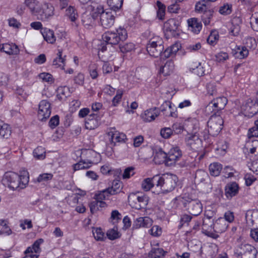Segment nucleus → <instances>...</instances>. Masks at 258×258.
Returning a JSON list of instances; mask_svg holds the SVG:
<instances>
[{"label": "nucleus", "mask_w": 258, "mask_h": 258, "mask_svg": "<svg viewBox=\"0 0 258 258\" xmlns=\"http://www.w3.org/2000/svg\"><path fill=\"white\" fill-rule=\"evenodd\" d=\"M101 173L103 174H115V173L120 174L121 170L120 169L114 170L108 165H104L101 166L100 168Z\"/></svg>", "instance_id": "864d4df0"}, {"label": "nucleus", "mask_w": 258, "mask_h": 258, "mask_svg": "<svg viewBox=\"0 0 258 258\" xmlns=\"http://www.w3.org/2000/svg\"><path fill=\"white\" fill-rule=\"evenodd\" d=\"M188 26L191 28V31L196 33H199L202 29V25L199 21L197 18H191L187 21Z\"/></svg>", "instance_id": "c756f323"}, {"label": "nucleus", "mask_w": 258, "mask_h": 258, "mask_svg": "<svg viewBox=\"0 0 258 258\" xmlns=\"http://www.w3.org/2000/svg\"><path fill=\"white\" fill-rule=\"evenodd\" d=\"M160 111L156 107H153L147 109L141 114V116L145 122H151L159 116Z\"/></svg>", "instance_id": "aec40b11"}, {"label": "nucleus", "mask_w": 258, "mask_h": 258, "mask_svg": "<svg viewBox=\"0 0 258 258\" xmlns=\"http://www.w3.org/2000/svg\"><path fill=\"white\" fill-rule=\"evenodd\" d=\"M234 56L237 58L243 59L247 57L249 54V51L243 46H236Z\"/></svg>", "instance_id": "4c0bfd02"}, {"label": "nucleus", "mask_w": 258, "mask_h": 258, "mask_svg": "<svg viewBox=\"0 0 258 258\" xmlns=\"http://www.w3.org/2000/svg\"><path fill=\"white\" fill-rule=\"evenodd\" d=\"M166 8V6L164 4L159 1H157L155 7L157 17L160 20H163L165 19Z\"/></svg>", "instance_id": "f704fd0d"}, {"label": "nucleus", "mask_w": 258, "mask_h": 258, "mask_svg": "<svg viewBox=\"0 0 258 258\" xmlns=\"http://www.w3.org/2000/svg\"><path fill=\"white\" fill-rule=\"evenodd\" d=\"M224 121L220 114H212L207 122L208 133L212 136L218 135L222 129Z\"/></svg>", "instance_id": "423d86ee"}, {"label": "nucleus", "mask_w": 258, "mask_h": 258, "mask_svg": "<svg viewBox=\"0 0 258 258\" xmlns=\"http://www.w3.org/2000/svg\"><path fill=\"white\" fill-rule=\"evenodd\" d=\"M107 135L112 146H115L116 143H124L126 140V136L124 134L115 131V129L109 132Z\"/></svg>", "instance_id": "4468645a"}, {"label": "nucleus", "mask_w": 258, "mask_h": 258, "mask_svg": "<svg viewBox=\"0 0 258 258\" xmlns=\"http://www.w3.org/2000/svg\"><path fill=\"white\" fill-rule=\"evenodd\" d=\"M33 156L37 159L42 160L45 158V150L42 147H38L33 151Z\"/></svg>", "instance_id": "603ef678"}, {"label": "nucleus", "mask_w": 258, "mask_h": 258, "mask_svg": "<svg viewBox=\"0 0 258 258\" xmlns=\"http://www.w3.org/2000/svg\"><path fill=\"white\" fill-rule=\"evenodd\" d=\"M93 163V161L91 159H87L86 161H80L73 165L74 170L76 171L80 169L88 168L91 166V165Z\"/></svg>", "instance_id": "37998d69"}, {"label": "nucleus", "mask_w": 258, "mask_h": 258, "mask_svg": "<svg viewBox=\"0 0 258 258\" xmlns=\"http://www.w3.org/2000/svg\"><path fill=\"white\" fill-rule=\"evenodd\" d=\"M234 21L233 20L232 22V26L230 28V33L231 35L236 36H237L240 31V27L238 24H234Z\"/></svg>", "instance_id": "e2e57ef3"}, {"label": "nucleus", "mask_w": 258, "mask_h": 258, "mask_svg": "<svg viewBox=\"0 0 258 258\" xmlns=\"http://www.w3.org/2000/svg\"><path fill=\"white\" fill-rule=\"evenodd\" d=\"M156 175L152 178H147L145 179L142 183V187L145 191L150 190L154 185L156 186V183L155 182L154 178Z\"/></svg>", "instance_id": "c03bdc74"}, {"label": "nucleus", "mask_w": 258, "mask_h": 258, "mask_svg": "<svg viewBox=\"0 0 258 258\" xmlns=\"http://www.w3.org/2000/svg\"><path fill=\"white\" fill-rule=\"evenodd\" d=\"M206 112L209 114L211 113H213V114H219V113L220 109H219V106L216 103V100L215 99H213L208 105L206 107L205 109Z\"/></svg>", "instance_id": "58836bf2"}, {"label": "nucleus", "mask_w": 258, "mask_h": 258, "mask_svg": "<svg viewBox=\"0 0 258 258\" xmlns=\"http://www.w3.org/2000/svg\"><path fill=\"white\" fill-rule=\"evenodd\" d=\"M241 111L242 113L248 117H251L258 113V99H248L242 105Z\"/></svg>", "instance_id": "0eeeda50"}, {"label": "nucleus", "mask_w": 258, "mask_h": 258, "mask_svg": "<svg viewBox=\"0 0 258 258\" xmlns=\"http://www.w3.org/2000/svg\"><path fill=\"white\" fill-rule=\"evenodd\" d=\"M179 27L178 21L174 19H170L167 20L164 24V28L167 32L170 33L174 36L178 30Z\"/></svg>", "instance_id": "a878e982"}, {"label": "nucleus", "mask_w": 258, "mask_h": 258, "mask_svg": "<svg viewBox=\"0 0 258 258\" xmlns=\"http://www.w3.org/2000/svg\"><path fill=\"white\" fill-rule=\"evenodd\" d=\"M223 172L225 178H230L234 176L236 171L231 166H227L224 168Z\"/></svg>", "instance_id": "052dcab7"}, {"label": "nucleus", "mask_w": 258, "mask_h": 258, "mask_svg": "<svg viewBox=\"0 0 258 258\" xmlns=\"http://www.w3.org/2000/svg\"><path fill=\"white\" fill-rule=\"evenodd\" d=\"M102 39L107 44L114 45L119 44L120 41L125 40L127 33L123 27H119L115 32L107 31L102 35Z\"/></svg>", "instance_id": "7ed1b4c3"}, {"label": "nucleus", "mask_w": 258, "mask_h": 258, "mask_svg": "<svg viewBox=\"0 0 258 258\" xmlns=\"http://www.w3.org/2000/svg\"><path fill=\"white\" fill-rule=\"evenodd\" d=\"M51 114L50 104L47 100H43L39 105L38 117L40 120L43 121L48 118Z\"/></svg>", "instance_id": "f8f14e48"}, {"label": "nucleus", "mask_w": 258, "mask_h": 258, "mask_svg": "<svg viewBox=\"0 0 258 258\" xmlns=\"http://www.w3.org/2000/svg\"><path fill=\"white\" fill-rule=\"evenodd\" d=\"M153 224V220L149 217H141L136 219L133 224V229L141 228H149Z\"/></svg>", "instance_id": "2eb2a0df"}, {"label": "nucleus", "mask_w": 258, "mask_h": 258, "mask_svg": "<svg viewBox=\"0 0 258 258\" xmlns=\"http://www.w3.org/2000/svg\"><path fill=\"white\" fill-rule=\"evenodd\" d=\"M3 183L13 190L23 189L29 182L27 175H20L18 174L8 171L5 173L2 179Z\"/></svg>", "instance_id": "f257e3e1"}, {"label": "nucleus", "mask_w": 258, "mask_h": 258, "mask_svg": "<svg viewBox=\"0 0 258 258\" xmlns=\"http://www.w3.org/2000/svg\"><path fill=\"white\" fill-rule=\"evenodd\" d=\"M110 195H110L109 192L106 188L100 191L98 194H96L95 196V199L97 201H100V202L103 201V200H105Z\"/></svg>", "instance_id": "4d7b16f0"}, {"label": "nucleus", "mask_w": 258, "mask_h": 258, "mask_svg": "<svg viewBox=\"0 0 258 258\" xmlns=\"http://www.w3.org/2000/svg\"><path fill=\"white\" fill-rule=\"evenodd\" d=\"M219 106V109L221 110L223 109L227 103V99L225 97H219L214 98Z\"/></svg>", "instance_id": "680f3d73"}, {"label": "nucleus", "mask_w": 258, "mask_h": 258, "mask_svg": "<svg viewBox=\"0 0 258 258\" xmlns=\"http://www.w3.org/2000/svg\"><path fill=\"white\" fill-rule=\"evenodd\" d=\"M243 46L248 51L254 50L257 46V43L255 39L252 37H247L243 40Z\"/></svg>", "instance_id": "e433bc0d"}, {"label": "nucleus", "mask_w": 258, "mask_h": 258, "mask_svg": "<svg viewBox=\"0 0 258 258\" xmlns=\"http://www.w3.org/2000/svg\"><path fill=\"white\" fill-rule=\"evenodd\" d=\"M236 251L238 255H243L245 258H255L257 250L254 247L247 243H241L238 246Z\"/></svg>", "instance_id": "9d476101"}, {"label": "nucleus", "mask_w": 258, "mask_h": 258, "mask_svg": "<svg viewBox=\"0 0 258 258\" xmlns=\"http://www.w3.org/2000/svg\"><path fill=\"white\" fill-rule=\"evenodd\" d=\"M178 180L176 175L168 173L162 174L161 176L156 175L154 178L156 187H159L164 194L173 190L177 185Z\"/></svg>", "instance_id": "f03ea898"}, {"label": "nucleus", "mask_w": 258, "mask_h": 258, "mask_svg": "<svg viewBox=\"0 0 258 258\" xmlns=\"http://www.w3.org/2000/svg\"><path fill=\"white\" fill-rule=\"evenodd\" d=\"M97 10L98 8L92 11L87 10L82 14L81 21L84 27L89 28L93 26L95 19L98 17Z\"/></svg>", "instance_id": "9b49d317"}, {"label": "nucleus", "mask_w": 258, "mask_h": 258, "mask_svg": "<svg viewBox=\"0 0 258 258\" xmlns=\"http://www.w3.org/2000/svg\"><path fill=\"white\" fill-rule=\"evenodd\" d=\"M134 169L135 168L133 167H128L125 168L122 174V178L123 179L130 178L134 175Z\"/></svg>", "instance_id": "774afa93"}, {"label": "nucleus", "mask_w": 258, "mask_h": 258, "mask_svg": "<svg viewBox=\"0 0 258 258\" xmlns=\"http://www.w3.org/2000/svg\"><path fill=\"white\" fill-rule=\"evenodd\" d=\"M183 207L191 215L197 216L203 211V206L200 201L197 199H192L188 196H184L182 201Z\"/></svg>", "instance_id": "20e7f679"}, {"label": "nucleus", "mask_w": 258, "mask_h": 258, "mask_svg": "<svg viewBox=\"0 0 258 258\" xmlns=\"http://www.w3.org/2000/svg\"><path fill=\"white\" fill-rule=\"evenodd\" d=\"M99 116L97 113H92L88 115L85 120L86 128L90 130L96 128L99 124L98 120Z\"/></svg>", "instance_id": "bb28decb"}, {"label": "nucleus", "mask_w": 258, "mask_h": 258, "mask_svg": "<svg viewBox=\"0 0 258 258\" xmlns=\"http://www.w3.org/2000/svg\"><path fill=\"white\" fill-rule=\"evenodd\" d=\"M192 217L187 214H183L181 216L179 228H181L184 224H188L191 221Z\"/></svg>", "instance_id": "0e129e2a"}, {"label": "nucleus", "mask_w": 258, "mask_h": 258, "mask_svg": "<svg viewBox=\"0 0 258 258\" xmlns=\"http://www.w3.org/2000/svg\"><path fill=\"white\" fill-rule=\"evenodd\" d=\"M218 248L216 245H210L205 249L206 258H213L217 254Z\"/></svg>", "instance_id": "de8ad7c7"}, {"label": "nucleus", "mask_w": 258, "mask_h": 258, "mask_svg": "<svg viewBox=\"0 0 258 258\" xmlns=\"http://www.w3.org/2000/svg\"><path fill=\"white\" fill-rule=\"evenodd\" d=\"M247 136L249 138L258 137V120H255L253 126L249 129Z\"/></svg>", "instance_id": "5fc2aeb1"}, {"label": "nucleus", "mask_w": 258, "mask_h": 258, "mask_svg": "<svg viewBox=\"0 0 258 258\" xmlns=\"http://www.w3.org/2000/svg\"><path fill=\"white\" fill-rule=\"evenodd\" d=\"M0 50L9 55H17L20 51L18 46L13 43L0 45Z\"/></svg>", "instance_id": "4be33fe9"}, {"label": "nucleus", "mask_w": 258, "mask_h": 258, "mask_svg": "<svg viewBox=\"0 0 258 258\" xmlns=\"http://www.w3.org/2000/svg\"><path fill=\"white\" fill-rule=\"evenodd\" d=\"M110 195H114L121 192L122 184L119 180H113L111 187L107 188Z\"/></svg>", "instance_id": "72a5a7b5"}, {"label": "nucleus", "mask_w": 258, "mask_h": 258, "mask_svg": "<svg viewBox=\"0 0 258 258\" xmlns=\"http://www.w3.org/2000/svg\"><path fill=\"white\" fill-rule=\"evenodd\" d=\"M228 224L226 222L225 219L223 218H219L214 222V232L221 233L225 232L227 229Z\"/></svg>", "instance_id": "cd10ccee"}, {"label": "nucleus", "mask_w": 258, "mask_h": 258, "mask_svg": "<svg viewBox=\"0 0 258 258\" xmlns=\"http://www.w3.org/2000/svg\"><path fill=\"white\" fill-rule=\"evenodd\" d=\"M214 222L213 220L203 219L202 232L208 236H212L214 234Z\"/></svg>", "instance_id": "5701e85b"}, {"label": "nucleus", "mask_w": 258, "mask_h": 258, "mask_svg": "<svg viewBox=\"0 0 258 258\" xmlns=\"http://www.w3.org/2000/svg\"><path fill=\"white\" fill-rule=\"evenodd\" d=\"M98 16L100 17V22L104 28H110L114 23V16L111 12H105L102 8H98Z\"/></svg>", "instance_id": "6e6552de"}, {"label": "nucleus", "mask_w": 258, "mask_h": 258, "mask_svg": "<svg viewBox=\"0 0 258 258\" xmlns=\"http://www.w3.org/2000/svg\"><path fill=\"white\" fill-rule=\"evenodd\" d=\"M214 11L212 8L202 13L201 16L202 20L205 26L210 24L211 19L213 18Z\"/></svg>", "instance_id": "a19ab883"}, {"label": "nucleus", "mask_w": 258, "mask_h": 258, "mask_svg": "<svg viewBox=\"0 0 258 258\" xmlns=\"http://www.w3.org/2000/svg\"><path fill=\"white\" fill-rule=\"evenodd\" d=\"M54 8L53 5L46 2L42 3L40 11L37 17V19L47 21L54 15Z\"/></svg>", "instance_id": "1a4fd4ad"}, {"label": "nucleus", "mask_w": 258, "mask_h": 258, "mask_svg": "<svg viewBox=\"0 0 258 258\" xmlns=\"http://www.w3.org/2000/svg\"><path fill=\"white\" fill-rule=\"evenodd\" d=\"M10 126L0 119V138L8 139L11 135Z\"/></svg>", "instance_id": "7c9ffc66"}, {"label": "nucleus", "mask_w": 258, "mask_h": 258, "mask_svg": "<svg viewBox=\"0 0 258 258\" xmlns=\"http://www.w3.org/2000/svg\"><path fill=\"white\" fill-rule=\"evenodd\" d=\"M24 4L29 9L31 14L37 18L40 11L42 3L37 0H25Z\"/></svg>", "instance_id": "a211bd4d"}, {"label": "nucleus", "mask_w": 258, "mask_h": 258, "mask_svg": "<svg viewBox=\"0 0 258 258\" xmlns=\"http://www.w3.org/2000/svg\"><path fill=\"white\" fill-rule=\"evenodd\" d=\"M143 36L148 39L147 45L163 44V41L160 37L148 30L143 33Z\"/></svg>", "instance_id": "6ab92c4d"}, {"label": "nucleus", "mask_w": 258, "mask_h": 258, "mask_svg": "<svg viewBox=\"0 0 258 258\" xmlns=\"http://www.w3.org/2000/svg\"><path fill=\"white\" fill-rule=\"evenodd\" d=\"M219 34L216 31H212L207 40L209 44L214 45L219 39Z\"/></svg>", "instance_id": "bf43d9fd"}, {"label": "nucleus", "mask_w": 258, "mask_h": 258, "mask_svg": "<svg viewBox=\"0 0 258 258\" xmlns=\"http://www.w3.org/2000/svg\"><path fill=\"white\" fill-rule=\"evenodd\" d=\"M172 134L173 131L170 127H164L160 131V135L164 139H169Z\"/></svg>", "instance_id": "69168bd1"}, {"label": "nucleus", "mask_w": 258, "mask_h": 258, "mask_svg": "<svg viewBox=\"0 0 258 258\" xmlns=\"http://www.w3.org/2000/svg\"><path fill=\"white\" fill-rule=\"evenodd\" d=\"M153 160L156 164L165 163L166 164L167 154L162 149H156L153 151Z\"/></svg>", "instance_id": "b1692460"}, {"label": "nucleus", "mask_w": 258, "mask_h": 258, "mask_svg": "<svg viewBox=\"0 0 258 258\" xmlns=\"http://www.w3.org/2000/svg\"><path fill=\"white\" fill-rule=\"evenodd\" d=\"M166 251L163 248L154 247L152 248L149 253V256L152 258H162L164 256Z\"/></svg>", "instance_id": "ea45409f"}, {"label": "nucleus", "mask_w": 258, "mask_h": 258, "mask_svg": "<svg viewBox=\"0 0 258 258\" xmlns=\"http://www.w3.org/2000/svg\"><path fill=\"white\" fill-rule=\"evenodd\" d=\"M41 33L44 40L48 43L53 44L55 41V37L52 30L45 28L41 30Z\"/></svg>", "instance_id": "c85d7f7f"}, {"label": "nucleus", "mask_w": 258, "mask_h": 258, "mask_svg": "<svg viewBox=\"0 0 258 258\" xmlns=\"http://www.w3.org/2000/svg\"><path fill=\"white\" fill-rule=\"evenodd\" d=\"M62 50H58L57 56L53 59L52 66L55 68H60L61 70H64V59L62 57Z\"/></svg>", "instance_id": "c9c22d12"}, {"label": "nucleus", "mask_w": 258, "mask_h": 258, "mask_svg": "<svg viewBox=\"0 0 258 258\" xmlns=\"http://www.w3.org/2000/svg\"><path fill=\"white\" fill-rule=\"evenodd\" d=\"M211 7L209 6L206 0H203L197 2L195 6V10L197 12L202 13L208 10Z\"/></svg>", "instance_id": "49530a36"}, {"label": "nucleus", "mask_w": 258, "mask_h": 258, "mask_svg": "<svg viewBox=\"0 0 258 258\" xmlns=\"http://www.w3.org/2000/svg\"><path fill=\"white\" fill-rule=\"evenodd\" d=\"M8 221L5 220H0V226L2 227L0 234L9 235L12 234V230L8 225Z\"/></svg>", "instance_id": "3c124183"}, {"label": "nucleus", "mask_w": 258, "mask_h": 258, "mask_svg": "<svg viewBox=\"0 0 258 258\" xmlns=\"http://www.w3.org/2000/svg\"><path fill=\"white\" fill-rule=\"evenodd\" d=\"M128 201L133 208L140 210L146 208L149 202V198L142 193H131L128 196Z\"/></svg>", "instance_id": "39448f33"}, {"label": "nucleus", "mask_w": 258, "mask_h": 258, "mask_svg": "<svg viewBox=\"0 0 258 258\" xmlns=\"http://www.w3.org/2000/svg\"><path fill=\"white\" fill-rule=\"evenodd\" d=\"M187 144L190 146L191 148L196 150L199 148L201 144V140L197 135H190L186 139Z\"/></svg>", "instance_id": "2f4dec72"}, {"label": "nucleus", "mask_w": 258, "mask_h": 258, "mask_svg": "<svg viewBox=\"0 0 258 258\" xmlns=\"http://www.w3.org/2000/svg\"><path fill=\"white\" fill-rule=\"evenodd\" d=\"M245 220L248 226L258 227V210H248L245 213Z\"/></svg>", "instance_id": "dca6fc26"}, {"label": "nucleus", "mask_w": 258, "mask_h": 258, "mask_svg": "<svg viewBox=\"0 0 258 258\" xmlns=\"http://www.w3.org/2000/svg\"><path fill=\"white\" fill-rule=\"evenodd\" d=\"M123 2V0H107V4L110 9L114 12L121 8Z\"/></svg>", "instance_id": "8fccbe9b"}, {"label": "nucleus", "mask_w": 258, "mask_h": 258, "mask_svg": "<svg viewBox=\"0 0 258 258\" xmlns=\"http://www.w3.org/2000/svg\"><path fill=\"white\" fill-rule=\"evenodd\" d=\"M239 187L236 182L228 183L225 187V195L227 199L231 200L239 192Z\"/></svg>", "instance_id": "f3484780"}, {"label": "nucleus", "mask_w": 258, "mask_h": 258, "mask_svg": "<svg viewBox=\"0 0 258 258\" xmlns=\"http://www.w3.org/2000/svg\"><path fill=\"white\" fill-rule=\"evenodd\" d=\"M52 177L53 175L51 173H43L39 175L37 180L39 182H46L51 180Z\"/></svg>", "instance_id": "338daca9"}, {"label": "nucleus", "mask_w": 258, "mask_h": 258, "mask_svg": "<svg viewBox=\"0 0 258 258\" xmlns=\"http://www.w3.org/2000/svg\"><path fill=\"white\" fill-rule=\"evenodd\" d=\"M228 148V144L225 141H220L217 143V147L216 148L217 154L223 156L226 153Z\"/></svg>", "instance_id": "09e8293b"}, {"label": "nucleus", "mask_w": 258, "mask_h": 258, "mask_svg": "<svg viewBox=\"0 0 258 258\" xmlns=\"http://www.w3.org/2000/svg\"><path fill=\"white\" fill-rule=\"evenodd\" d=\"M174 64L172 60H168L164 64H161L159 66V73L164 76L170 75L173 72Z\"/></svg>", "instance_id": "412c9836"}, {"label": "nucleus", "mask_w": 258, "mask_h": 258, "mask_svg": "<svg viewBox=\"0 0 258 258\" xmlns=\"http://www.w3.org/2000/svg\"><path fill=\"white\" fill-rule=\"evenodd\" d=\"M182 156V152L178 147H173L167 154L166 165L171 166L179 160Z\"/></svg>", "instance_id": "ddd939ff"}, {"label": "nucleus", "mask_w": 258, "mask_h": 258, "mask_svg": "<svg viewBox=\"0 0 258 258\" xmlns=\"http://www.w3.org/2000/svg\"><path fill=\"white\" fill-rule=\"evenodd\" d=\"M222 169V165L218 162H214L209 165V171L211 175L218 176Z\"/></svg>", "instance_id": "79ce46f5"}, {"label": "nucleus", "mask_w": 258, "mask_h": 258, "mask_svg": "<svg viewBox=\"0 0 258 258\" xmlns=\"http://www.w3.org/2000/svg\"><path fill=\"white\" fill-rule=\"evenodd\" d=\"M93 234L95 239L97 241H102L105 238L104 233L100 228L93 230Z\"/></svg>", "instance_id": "13d9d810"}, {"label": "nucleus", "mask_w": 258, "mask_h": 258, "mask_svg": "<svg viewBox=\"0 0 258 258\" xmlns=\"http://www.w3.org/2000/svg\"><path fill=\"white\" fill-rule=\"evenodd\" d=\"M106 206V204L104 201L100 202L96 199L91 202L89 205L90 211L92 214L95 213L97 211L101 210L102 208H104Z\"/></svg>", "instance_id": "473e14b6"}, {"label": "nucleus", "mask_w": 258, "mask_h": 258, "mask_svg": "<svg viewBox=\"0 0 258 258\" xmlns=\"http://www.w3.org/2000/svg\"><path fill=\"white\" fill-rule=\"evenodd\" d=\"M119 48L122 53H125L134 50L135 48V44L132 42L124 43L120 41L119 44Z\"/></svg>", "instance_id": "a18cd8bd"}, {"label": "nucleus", "mask_w": 258, "mask_h": 258, "mask_svg": "<svg viewBox=\"0 0 258 258\" xmlns=\"http://www.w3.org/2000/svg\"><path fill=\"white\" fill-rule=\"evenodd\" d=\"M247 149L251 154H254L258 150V140H254L247 143Z\"/></svg>", "instance_id": "6e6d98bb"}, {"label": "nucleus", "mask_w": 258, "mask_h": 258, "mask_svg": "<svg viewBox=\"0 0 258 258\" xmlns=\"http://www.w3.org/2000/svg\"><path fill=\"white\" fill-rule=\"evenodd\" d=\"M146 49L150 55L157 57L160 56L164 50L163 44H155L146 46Z\"/></svg>", "instance_id": "393cba45"}]
</instances>
